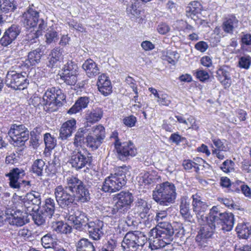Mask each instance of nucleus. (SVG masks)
I'll return each instance as SVG.
<instances>
[{"label": "nucleus", "instance_id": "f257e3e1", "mask_svg": "<svg viewBox=\"0 0 251 251\" xmlns=\"http://www.w3.org/2000/svg\"><path fill=\"white\" fill-rule=\"evenodd\" d=\"M174 230L170 223H160L149 232L150 247L152 250L162 248L173 240Z\"/></svg>", "mask_w": 251, "mask_h": 251}, {"label": "nucleus", "instance_id": "f03ea898", "mask_svg": "<svg viewBox=\"0 0 251 251\" xmlns=\"http://www.w3.org/2000/svg\"><path fill=\"white\" fill-rule=\"evenodd\" d=\"M21 21L24 27L27 29L34 28L38 24L37 29L34 30L35 32L29 34L28 38H37L42 34V31L46 27V24L42 19H39V12L36 10L33 5H29L26 10L23 14Z\"/></svg>", "mask_w": 251, "mask_h": 251}, {"label": "nucleus", "instance_id": "7ed1b4c3", "mask_svg": "<svg viewBox=\"0 0 251 251\" xmlns=\"http://www.w3.org/2000/svg\"><path fill=\"white\" fill-rule=\"evenodd\" d=\"M176 195V186L168 181L156 185L152 191L153 200L161 205L168 206L174 203Z\"/></svg>", "mask_w": 251, "mask_h": 251}, {"label": "nucleus", "instance_id": "20e7f679", "mask_svg": "<svg viewBox=\"0 0 251 251\" xmlns=\"http://www.w3.org/2000/svg\"><path fill=\"white\" fill-rule=\"evenodd\" d=\"M126 167L117 168L114 174L107 177L102 189L105 192L113 193L120 190L126 184Z\"/></svg>", "mask_w": 251, "mask_h": 251}, {"label": "nucleus", "instance_id": "39448f33", "mask_svg": "<svg viewBox=\"0 0 251 251\" xmlns=\"http://www.w3.org/2000/svg\"><path fill=\"white\" fill-rule=\"evenodd\" d=\"M210 221H214L217 227L222 226V230L226 231L231 230L234 224V215L231 213H221L218 206H213Z\"/></svg>", "mask_w": 251, "mask_h": 251}, {"label": "nucleus", "instance_id": "423d86ee", "mask_svg": "<svg viewBox=\"0 0 251 251\" xmlns=\"http://www.w3.org/2000/svg\"><path fill=\"white\" fill-rule=\"evenodd\" d=\"M147 237L139 231L129 232L125 236L122 243L124 251H137L146 243Z\"/></svg>", "mask_w": 251, "mask_h": 251}, {"label": "nucleus", "instance_id": "0eeeda50", "mask_svg": "<svg viewBox=\"0 0 251 251\" xmlns=\"http://www.w3.org/2000/svg\"><path fill=\"white\" fill-rule=\"evenodd\" d=\"M114 199L117 201L111 210V213L116 216H123L130 209L133 197L129 192L122 191L117 194Z\"/></svg>", "mask_w": 251, "mask_h": 251}, {"label": "nucleus", "instance_id": "6e6552de", "mask_svg": "<svg viewBox=\"0 0 251 251\" xmlns=\"http://www.w3.org/2000/svg\"><path fill=\"white\" fill-rule=\"evenodd\" d=\"M27 77L25 72L18 73L14 70H9L6 76L5 84L15 90H24L29 83Z\"/></svg>", "mask_w": 251, "mask_h": 251}, {"label": "nucleus", "instance_id": "1a4fd4ad", "mask_svg": "<svg viewBox=\"0 0 251 251\" xmlns=\"http://www.w3.org/2000/svg\"><path fill=\"white\" fill-rule=\"evenodd\" d=\"M5 213L8 217L7 220L12 226H22L28 222L27 214L22 211L21 209L15 208L13 204H7Z\"/></svg>", "mask_w": 251, "mask_h": 251}, {"label": "nucleus", "instance_id": "9d476101", "mask_svg": "<svg viewBox=\"0 0 251 251\" xmlns=\"http://www.w3.org/2000/svg\"><path fill=\"white\" fill-rule=\"evenodd\" d=\"M54 194L58 204L62 208H68L75 203V193H71L61 185L55 187Z\"/></svg>", "mask_w": 251, "mask_h": 251}, {"label": "nucleus", "instance_id": "9b49d317", "mask_svg": "<svg viewBox=\"0 0 251 251\" xmlns=\"http://www.w3.org/2000/svg\"><path fill=\"white\" fill-rule=\"evenodd\" d=\"M8 134L14 142L15 146H22L28 139L29 132L24 125L13 124Z\"/></svg>", "mask_w": 251, "mask_h": 251}, {"label": "nucleus", "instance_id": "f8f14e48", "mask_svg": "<svg viewBox=\"0 0 251 251\" xmlns=\"http://www.w3.org/2000/svg\"><path fill=\"white\" fill-rule=\"evenodd\" d=\"M66 96L62 91L58 88L52 87L48 89L42 98V104L50 106H57L61 104Z\"/></svg>", "mask_w": 251, "mask_h": 251}, {"label": "nucleus", "instance_id": "ddd939ff", "mask_svg": "<svg viewBox=\"0 0 251 251\" xmlns=\"http://www.w3.org/2000/svg\"><path fill=\"white\" fill-rule=\"evenodd\" d=\"M118 157L122 161H126L136 155L137 149L131 141L121 142L115 147Z\"/></svg>", "mask_w": 251, "mask_h": 251}, {"label": "nucleus", "instance_id": "4468645a", "mask_svg": "<svg viewBox=\"0 0 251 251\" xmlns=\"http://www.w3.org/2000/svg\"><path fill=\"white\" fill-rule=\"evenodd\" d=\"M25 175V173L24 169L15 168L10 170L5 176L9 178L10 186L12 188L19 189L22 184L21 182L25 183V185H29V181L21 180Z\"/></svg>", "mask_w": 251, "mask_h": 251}, {"label": "nucleus", "instance_id": "2eb2a0df", "mask_svg": "<svg viewBox=\"0 0 251 251\" xmlns=\"http://www.w3.org/2000/svg\"><path fill=\"white\" fill-rule=\"evenodd\" d=\"M212 225H207L201 228L198 232L196 237V241L201 247H205L207 245L209 239L212 238L215 229L217 228L214 223Z\"/></svg>", "mask_w": 251, "mask_h": 251}, {"label": "nucleus", "instance_id": "dca6fc26", "mask_svg": "<svg viewBox=\"0 0 251 251\" xmlns=\"http://www.w3.org/2000/svg\"><path fill=\"white\" fill-rule=\"evenodd\" d=\"M103 222L96 219L89 221L84 229L88 231L90 238L94 240H99L104 234L103 231Z\"/></svg>", "mask_w": 251, "mask_h": 251}, {"label": "nucleus", "instance_id": "f3484780", "mask_svg": "<svg viewBox=\"0 0 251 251\" xmlns=\"http://www.w3.org/2000/svg\"><path fill=\"white\" fill-rule=\"evenodd\" d=\"M68 221L74 228L78 230L84 229L89 222L85 213L79 210H76L73 214L70 213L68 216Z\"/></svg>", "mask_w": 251, "mask_h": 251}, {"label": "nucleus", "instance_id": "a211bd4d", "mask_svg": "<svg viewBox=\"0 0 251 251\" xmlns=\"http://www.w3.org/2000/svg\"><path fill=\"white\" fill-rule=\"evenodd\" d=\"M69 161L72 167L78 170L87 165L90 166L92 158L91 156L82 154L81 151H74L70 156Z\"/></svg>", "mask_w": 251, "mask_h": 251}, {"label": "nucleus", "instance_id": "6ab92c4d", "mask_svg": "<svg viewBox=\"0 0 251 251\" xmlns=\"http://www.w3.org/2000/svg\"><path fill=\"white\" fill-rule=\"evenodd\" d=\"M151 207V204L143 199H138L135 202V211L141 218L147 216L145 224L150 226V222L153 221V216L149 214V211Z\"/></svg>", "mask_w": 251, "mask_h": 251}, {"label": "nucleus", "instance_id": "aec40b11", "mask_svg": "<svg viewBox=\"0 0 251 251\" xmlns=\"http://www.w3.org/2000/svg\"><path fill=\"white\" fill-rule=\"evenodd\" d=\"M21 27L16 25H12L4 32L0 39V45L3 47H8L16 39L21 32Z\"/></svg>", "mask_w": 251, "mask_h": 251}, {"label": "nucleus", "instance_id": "412c9836", "mask_svg": "<svg viewBox=\"0 0 251 251\" xmlns=\"http://www.w3.org/2000/svg\"><path fill=\"white\" fill-rule=\"evenodd\" d=\"M14 205L15 208L21 209L22 211L29 215L35 210V206H32L29 201H25V195L24 196H16L9 201V204Z\"/></svg>", "mask_w": 251, "mask_h": 251}, {"label": "nucleus", "instance_id": "4be33fe9", "mask_svg": "<svg viewBox=\"0 0 251 251\" xmlns=\"http://www.w3.org/2000/svg\"><path fill=\"white\" fill-rule=\"evenodd\" d=\"M76 128V120L75 119L67 121L62 125L60 128L59 138L62 140H67L72 136Z\"/></svg>", "mask_w": 251, "mask_h": 251}, {"label": "nucleus", "instance_id": "5701e85b", "mask_svg": "<svg viewBox=\"0 0 251 251\" xmlns=\"http://www.w3.org/2000/svg\"><path fill=\"white\" fill-rule=\"evenodd\" d=\"M97 85L100 92L104 96L109 95L112 92L111 83L109 77L104 74L98 77Z\"/></svg>", "mask_w": 251, "mask_h": 251}, {"label": "nucleus", "instance_id": "b1692460", "mask_svg": "<svg viewBox=\"0 0 251 251\" xmlns=\"http://www.w3.org/2000/svg\"><path fill=\"white\" fill-rule=\"evenodd\" d=\"M192 199L193 211L195 214L207 211L208 205L198 193L193 195Z\"/></svg>", "mask_w": 251, "mask_h": 251}, {"label": "nucleus", "instance_id": "393cba45", "mask_svg": "<svg viewBox=\"0 0 251 251\" xmlns=\"http://www.w3.org/2000/svg\"><path fill=\"white\" fill-rule=\"evenodd\" d=\"M180 213L182 217L186 221H191L192 215L190 213V201L186 196H182L179 200Z\"/></svg>", "mask_w": 251, "mask_h": 251}, {"label": "nucleus", "instance_id": "a878e982", "mask_svg": "<svg viewBox=\"0 0 251 251\" xmlns=\"http://www.w3.org/2000/svg\"><path fill=\"white\" fill-rule=\"evenodd\" d=\"M41 57V49L37 48L28 53L27 58L23 62V65L26 68L35 66L40 62Z\"/></svg>", "mask_w": 251, "mask_h": 251}, {"label": "nucleus", "instance_id": "bb28decb", "mask_svg": "<svg viewBox=\"0 0 251 251\" xmlns=\"http://www.w3.org/2000/svg\"><path fill=\"white\" fill-rule=\"evenodd\" d=\"M217 77L225 88L229 87L231 83L230 69L227 66H223L217 71Z\"/></svg>", "mask_w": 251, "mask_h": 251}, {"label": "nucleus", "instance_id": "cd10ccee", "mask_svg": "<svg viewBox=\"0 0 251 251\" xmlns=\"http://www.w3.org/2000/svg\"><path fill=\"white\" fill-rule=\"evenodd\" d=\"M90 101L89 97L83 96L79 97L75 104L68 111L69 114H76L80 112L83 109L87 107Z\"/></svg>", "mask_w": 251, "mask_h": 251}, {"label": "nucleus", "instance_id": "c85d7f7f", "mask_svg": "<svg viewBox=\"0 0 251 251\" xmlns=\"http://www.w3.org/2000/svg\"><path fill=\"white\" fill-rule=\"evenodd\" d=\"M82 67L89 77L95 76L100 73V70L97 64L91 59L86 60Z\"/></svg>", "mask_w": 251, "mask_h": 251}, {"label": "nucleus", "instance_id": "c756f323", "mask_svg": "<svg viewBox=\"0 0 251 251\" xmlns=\"http://www.w3.org/2000/svg\"><path fill=\"white\" fill-rule=\"evenodd\" d=\"M75 199L78 202L85 203L90 200L88 189L83 183L75 190Z\"/></svg>", "mask_w": 251, "mask_h": 251}, {"label": "nucleus", "instance_id": "7c9ffc66", "mask_svg": "<svg viewBox=\"0 0 251 251\" xmlns=\"http://www.w3.org/2000/svg\"><path fill=\"white\" fill-rule=\"evenodd\" d=\"M83 183V182L76 176H71L66 178V185L64 186V187L71 192V193H75V190Z\"/></svg>", "mask_w": 251, "mask_h": 251}, {"label": "nucleus", "instance_id": "2f4dec72", "mask_svg": "<svg viewBox=\"0 0 251 251\" xmlns=\"http://www.w3.org/2000/svg\"><path fill=\"white\" fill-rule=\"evenodd\" d=\"M25 201H29L32 206H35V210H38L39 205L41 203V196L40 193L32 191L25 195Z\"/></svg>", "mask_w": 251, "mask_h": 251}, {"label": "nucleus", "instance_id": "473e14b6", "mask_svg": "<svg viewBox=\"0 0 251 251\" xmlns=\"http://www.w3.org/2000/svg\"><path fill=\"white\" fill-rule=\"evenodd\" d=\"M29 215L32 216V220L37 226L44 225L46 219L48 218V214L42 209L34 210Z\"/></svg>", "mask_w": 251, "mask_h": 251}, {"label": "nucleus", "instance_id": "72a5a7b5", "mask_svg": "<svg viewBox=\"0 0 251 251\" xmlns=\"http://www.w3.org/2000/svg\"><path fill=\"white\" fill-rule=\"evenodd\" d=\"M50 56L49 66L51 67L57 66L63 59L62 50L58 48L52 50Z\"/></svg>", "mask_w": 251, "mask_h": 251}, {"label": "nucleus", "instance_id": "f704fd0d", "mask_svg": "<svg viewBox=\"0 0 251 251\" xmlns=\"http://www.w3.org/2000/svg\"><path fill=\"white\" fill-rule=\"evenodd\" d=\"M202 6L200 2L194 1L190 2L186 8V16L193 19L194 16L200 13Z\"/></svg>", "mask_w": 251, "mask_h": 251}, {"label": "nucleus", "instance_id": "c9c22d12", "mask_svg": "<svg viewBox=\"0 0 251 251\" xmlns=\"http://www.w3.org/2000/svg\"><path fill=\"white\" fill-rule=\"evenodd\" d=\"M102 115V109L100 108H96L87 111L86 114V119L87 122L95 123L101 119Z\"/></svg>", "mask_w": 251, "mask_h": 251}, {"label": "nucleus", "instance_id": "e433bc0d", "mask_svg": "<svg viewBox=\"0 0 251 251\" xmlns=\"http://www.w3.org/2000/svg\"><path fill=\"white\" fill-rule=\"evenodd\" d=\"M89 129L86 127L79 128L75 134L74 144L76 146H81L84 143L85 136L88 135Z\"/></svg>", "mask_w": 251, "mask_h": 251}, {"label": "nucleus", "instance_id": "4c0bfd02", "mask_svg": "<svg viewBox=\"0 0 251 251\" xmlns=\"http://www.w3.org/2000/svg\"><path fill=\"white\" fill-rule=\"evenodd\" d=\"M76 251H95L92 243L88 239L82 238L76 244Z\"/></svg>", "mask_w": 251, "mask_h": 251}, {"label": "nucleus", "instance_id": "58836bf2", "mask_svg": "<svg viewBox=\"0 0 251 251\" xmlns=\"http://www.w3.org/2000/svg\"><path fill=\"white\" fill-rule=\"evenodd\" d=\"M240 238L247 239L251 236V226L246 224H239L236 228Z\"/></svg>", "mask_w": 251, "mask_h": 251}, {"label": "nucleus", "instance_id": "ea45409f", "mask_svg": "<svg viewBox=\"0 0 251 251\" xmlns=\"http://www.w3.org/2000/svg\"><path fill=\"white\" fill-rule=\"evenodd\" d=\"M16 9L17 4L14 0H0V9L3 12H13Z\"/></svg>", "mask_w": 251, "mask_h": 251}, {"label": "nucleus", "instance_id": "a19ab883", "mask_svg": "<svg viewBox=\"0 0 251 251\" xmlns=\"http://www.w3.org/2000/svg\"><path fill=\"white\" fill-rule=\"evenodd\" d=\"M51 228L53 231L57 233H70L72 230L71 226L61 221H58L52 223Z\"/></svg>", "mask_w": 251, "mask_h": 251}, {"label": "nucleus", "instance_id": "79ce46f5", "mask_svg": "<svg viewBox=\"0 0 251 251\" xmlns=\"http://www.w3.org/2000/svg\"><path fill=\"white\" fill-rule=\"evenodd\" d=\"M55 203L54 200L51 198H47L45 201V203L42 210L48 214V218H51L54 213Z\"/></svg>", "mask_w": 251, "mask_h": 251}, {"label": "nucleus", "instance_id": "37998d69", "mask_svg": "<svg viewBox=\"0 0 251 251\" xmlns=\"http://www.w3.org/2000/svg\"><path fill=\"white\" fill-rule=\"evenodd\" d=\"M88 134L103 140L105 136V128L100 125L94 126L91 128L90 130L88 131Z\"/></svg>", "mask_w": 251, "mask_h": 251}, {"label": "nucleus", "instance_id": "c03bdc74", "mask_svg": "<svg viewBox=\"0 0 251 251\" xmlns=\"http://www.w3.org/2000/svg\"><path fill=\"white\" fill-rule=\"evenodd\" d=\"M45 169V163L41 159H37L34 161L32 165V171L38 176H42L43 171Z\"/></svg>", "mask_w": 251, "mask_h": 251}, {"label": "nucleus", "instance_id": "a18cd8bd", "mask_svg": "<svg viewBox=\"0 0 251 251\" xmlns=\"http://www.w3.org/2000/svg\"><path fill=\"white\" fill-rule=\"evenodd\" d=\"M78 74L61 73L60 78L68 85H74L77 81Z\"/></svg>", "mask_w": 251, "mask_h": 251}, {"label": "nucleus", "instance_id": "49530a36", "mask_svg": "<svg viewBox=\"0 0 251 251\" xmlns=\"http://www.w3.org/2000/svg\"><path fill=\"white\" fill-rule=\"evenodd\" d=\"M86 144L88 147L92 150L97 149L101 145L103 140L94 137L93 135L88 134L86 137Z\"/></svg>", "mask_w": 251, "mask_h": 251}, {"label": "nucleus", "instance_id": "de8ad7c7", "mask_svg": "<svg viewBox=\"0 0 251 251\" xmlns=\"http://www.w3.org/2000/svg\"><path fill=\"white\" fill-rule=\"evenodd\" d=\"M237 23L238 21L234 18L228 19L223 23L222 28L226 33L231 34Z\"/></svg>", "mask_w": 251, "mask_h": 251}, {"label": "nucleus", "instance_id": "09e8293b", "mask_svg": "<svg viewBox=\"0 0 251 251\" xmlns=\"http://www.w3.org/2000/svg\"><path fill=\"white\" fill-rule=\"evenodd\" d=\"M213 210V207L210 209L209 213L207 216L205 215V212H201L196 214V216L198 222L200 224H204L206 223L208 225H212L213 226V224L214 223V221L212 220L211 222L210 221V216L211 214L212 210Z\"/></svg>", "mask_w": 251, "mask_h": 251}, {"label": "nucleus", "instance_id": "8fccbe9b", "mask_svg": "<svg viewBox=\"0 0 251 251\" xmlns=\"http://www.w3.org/2000/svg\"><path fill=\"white\" fill-rule=\"evenodd\" d=\"M44 140L46 148L49 150H52L56 145V138L49 133L44 134Z\"/></svg>", "mask_w": 251, "mask_h": 251}, {"label": "nucleus", "instance_id": "3c124183", "mask_svg": "<svg viewBox=\"0 0 251 251\" xmlns=\"http://www.w3.org/2000/svg\"><path fill=\"white\" fill-rule=\"evenodd\" d=\"M62 73L78 74L77 64L72 61H68L64 65Z\"/></svg>", "mask_w": 251, "mask_h": 251}, {"label": "nucleus", "instance_id": "603ef678", "mask_svg": "<svg viewBox=\"0 0 251 251\" xmlns=\"http://www.w3.org/2000/svg\"><path fill=\"white\" fill-rule=\"evenodd\" d=\"M168 213L166 210H161L157 212L156 216L154 219V221H156L157 226H159L160 223H168L164 221L167 219Z\"/></svg>", "mask_w": 251, "mask_h": 251}, {"label": "nucleus", "instance_id": "864d4df0", "mask_svg": "<svg viewBox=\"0 0 251 251\" xmlns=\"http://www.w3.org/2000/svg\"><path fill=\"white\" fill-rule=\"evenodd\" d=\"M43 246L46 249L51 248L54 246L53 240L50 234H47L41 239Z\"/></svg>", "mask_w": 251, "mask_h": 251}, {"label": "nucleus", "instance_id": "5fc2aeb1", "mask_svg": "<svg viewBox=\"0 0 251 251\" xmlns=\"http://www.w3.org/2000/svg\"><path fill=\"white\" fill-rule=\"evenodd\" d=\"M139 182L145 185L151 184L153 182V176L147 172L142 173L140 175Z\"/></svg>", "mask_w": 251, "mask_h": 251}, {"label": "nucleus", "instance_id": "6e6d98bb", "mask_svg": "<svg viewBox=\"0 0 251 251\" xmlns=\"http://www.w3.org/2000/svg\"><path fill=\"white\" fill-rule=\"evenodd\" d=\"M211 140L216 148L213 150L223 151L225 152L228 151L227 148L224 146L223 142L220 139L213 136L211 137Z\"/></svg>", "mask_w": 251, "mask_h": 251}, {"label": "nucleus", "instance_id": "4d7b16f0", "mask_svg": "<svg viewBox=\"0 0 251 251\" xmlns=\"http://www.w3.org/2000/svg\"><path fill=\"white\" fill-rule=\"evenodd\" d=\"M127 13L130 15V18H138L140 17L141 11L137 9V5L135 3L132 4L130 6L126 9Z\"/></svg>", "mask_w": 251, "mask_h": 251}, {"label": "nucleus", "instance_id": "13d9d810", "mask_svg": "<svg viewBox=\"0 0 251 251\" xmlns=\"http://www.w3.org/2000/svg\"><path fill=\"white\" fill-rule=\"evenodd\" d=\"M179 57V54L176 51H169L167 52V55L164 59L174 65Z\"/></svg>", "mask_w": 251, "mask_h": 251}, {"label": "nucleus", "instance_id": "bf43d9fd", "mask_svg": "<svg viewBox=\"0 0 251 251\" xmlns=\"http://www.w3.org/2000/svg\"><path fill=\"white\" fill-rule=\"evenodd\" d=\"M46 42L47 44H50L55 42L58 39L57 32L53 30L48 31L45 34Z\"/></svg>", "mask_w": 251, "mask_h": 251}, {"label": "nucleus", "instance_id": "052dcab7", "mask_svg": "<svg viewBox=\"0 0 251 251\" xmlns=\"http://www.w3.org/2000/svg\"><path fill=\"white\" fill-rule=\"evenodd\" d=\"M194 75H195L197 78L201 82H204L209 78L208 73L207 72L201 69L196 70L194 73Z\"/></svg>", "mask_w": 251, "mask_h": 251}, {"label": "nucleus", "instance_id": "680f3d73", "mask_svg": "<svg viewBox=\"0 0 251 251\" xmlns=\"http://www.w3.org/2000/svg\"><path fill=\"white\" fill-rule=\"evenodd\" d=\"M251 62V57L249 56L241 57L239 61V66L240 68L248 69L249 68Z\"/></svg>", "mask_w": 251, "mask_h": 251}, {"label": "nucleus", "instance_id": "e2e57ef3", "mask_svg": "<svg viewBox=\"0 0 251 251\" xmlns=\"http://www.w3.org/2000/svg\"><path fill=\"white\" fill-rule=\"evenodd\" d=\"M157 101L161 105L169 106L171 103V98L166 94H161V95L157 99Z\"/></svg>", "mask_w": 251, "mask_h": 251}, {"label": "nucleus", "instance_id": "0e129e2a", "mask_svg": "<svg viewBox=\"0 0 251 251\" xmlns=\"http://www.w3.org/2000/svg\"><path fill=\"white\" fill-rule=\"evenodd\" d=\"M234 163L230 160H226L225 161L221 166V169L226 173L229 172L230 170L232 169Z\"/></svg>", "mask_w": 251, "mask_h": 251}, {"label": "nucleus", "instance_id": "69168bd1", "mask_svg": "<svg viewBox=\"0 0 251 251\" xmlns=\"http://www.w3.org/2000/svg\"><path fill=\"white\" fill-rule=\"evenodd\" d=\"M188 123V126H186L188 129L192 128L194 130H198L199 126L196 124V120L192 116H189L186 119Z\"/></svg>", "mask_w": 251, "mask_h": 251}, {"label": "nucleus", "instance_id": "338daca9", "mask_svg": "<svg viewBox=\"0 0 251 251\" xmlns=\"http://www.w3.org/2000/svg\"><path fill=\"white\" fill-rule=\"evenodd\" d=\"M136 122V118L134 116H130L125 117L123 119L125 125L129 127H132L135 125Z\"/></svg>", "mask_w": 251, "mask_h": 251}, {"label": "nucleus", "instance_id": "774afa93", "mask_svg": "<svg viewBox=\"0 0 251 251\" xmlns=\"http://www.w3.org/2000/svg\"><path fill=\"white\" fill-rule=\"evenodd\" d=\"M158 32L161 34H165L170 30V27L165 23L158 25L157 28Z\"/></svg>", "mask_w": 251, "mask_h": 251}]
</instances>
